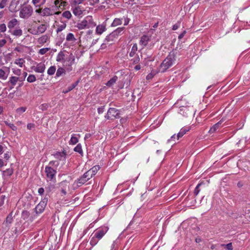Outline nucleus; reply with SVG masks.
<instances>
[{
  "mask_svg": "<svg viewBox=\"0 0 250 250\" xmlns=\"http://www.w3.org/2000/svg\"><path fill=\"white\" fill-rule=\"evenodd\" d=\"M59 165V162L57 161H51L49 162L48 166H45L44 172L47 182H56V175L57 174V167Z\"/></svg>",
  "mask_w": 250,
  "mask_h": 250,
  "instance_id": "nucleus-1",
  "label": "nucleus"
},
{
  "mask_svg": "<svg viewBox=\"0 0 250 250\" xmlns=\"http://www.w3.org/2000/svg\"><path fill=\"white\" fill-rule=\"evenodd\" d=\"M176 53L174 51L170 52L166 58L161 63L159 72L164 73L172 66L176 62Z\"/></svg>",
  "mask_w": 250,
  "mask_h": 250,
  "instance_id": "nucleus-2",
  "label": "nucleus"
},
{
  "mask_svg": "<svg viewBox=\"0 0 250 250\" xmlns=\"http://www.w3.org/2000/svg\"><path fill=\"white\" fill-rule=\"evenodd\" d=\"M96 25V23L94 21L92 16H88L85 17L82 21L78 22L76 25L79 30H82L85 28H92Z\"/></svg>",
  "mask_w": 250,
  "mask_h": 250,
  "instance_id": "nucleus-3",
  "label": "nucleus"
},
{
  "mask_svg": "<svg viewBox=\"0 0 250 250\" xmlns=\"http://www.w3.org/2000/svg\"><path fill=\"white\" fill-rule=\"evenodd\" d=\"M75 62V57L72 53L69 54L66 58L65 62L63 63V67L67 72H69L73 70L72 65Z\"/></svg>",
  "mask_w": 250,
  "mask_h": 250,
  "instance_id": "nucleus-4",
  "label": "nucleus"
},
{
  "mask_svg": "<svg viewBox=\"0 0 250 250\" xmlns=\"http://www.w3.org/2000/svg\"><path fill=\"white\" fill-rule=\"evenodd\" d=\"M33 8L30 5L22 7L20 12V17L23 19H28L32 14Z\"/></svg>",
  "mask_w": 250,
  "mask_h": 250,
  "instance_id": "nucleus-5",
  "label": "nucleus"
},
{
  "mask_svg": "<svg viewBox=\"0 0 250 250\" xmlns=\"http://www.w3.org/2000/svg\"><path fill=\"white\" fill-rule=\"evenodd\" d=\"M119 111L117 109L111 107L108 109L104 117L106 120H113L115 118H119Z\"/></svg>",
  "mask_w": 250,
  "mask_h": 250,
  "instance_id": "nucleus-6",
  "label": "nucleus"
},
{
  "mask_svg": "<svg viewBox=\"0 0 250 250\" xmlns=\"http://www.w3.org/2000/svg\"><path fill=\"white\" fill-rule=\"evenodd\" d=\"M108 228L106 226L100 227L95 230L94 234L96 235V238L101 240L108 231Z\"/></svg>",
  "mask_w": 250,
  "mask_h": 250,
  "instance_id": "nucleus-7",
  "label": "nucleus"
},
{
  "mask_svg": "<svg viewBox=\"0 0 250 250\" xmlns=\"http://www.w3.org/2000/svg\"><path fill=\"white\" fill-rule=\"evenodd\" d=\"M47 203V199L44 198L36 206L35 210L37 214H41L44 211Z\"/></svg>",
  "mask_w": 250,
  "mask_h": 250,
  "instance_id": "nucleus-8",
  "label": "nucleus"
},
{
  "mask_svg": "<svg viewBox=\"0 0 250 250\" xmlns=\"http://www.w3.org/2000/svg\"><path fill=\"white\" fill-rule=\"evenodd\" d=\"M66 155V152L65 150H63L62 151H57L52 154L55 159L63 162H65Z\"/></svg>",
  "mask_w": 250,
  "mask_h": 250,
  "instance_id": "nucleus-9",
  "label": "nucleus"
},
{
  "mask_svg": "<svg viewBox=\"0 0 250 250\" xmlns=\"http://www.w3.org/2000/svg\"><path fill=\"white\" fill-rule=\"evenodd\" d=\"M10 73V68L6 66H4L0 68V80L5 81L7 80Z\"/></svg>",
  "mask_w": 250,
  "mask_h": 250,
  "instance_id": "nucleus-10",
  "label": "nucleus"
},
{
  "mask_svg": "<svg viewBox=\"0 0 250 250\" xmlns=\"http://www.w3.org/2000/svg\"><path fill=\"white\" fill-rule=\"evenodd\" d=\"M42 17H47L53 16L54 15H58L60 12H56L53 8L50 7H45L42 9Z\"/></svg>",
  "mask_w": 250,
  "mask_h": 250,
  "instance_id": "nucleus-11",
  "label": "nucleus"
},
{
  "mask_svg": "<svg viewBox=\"0 0 250 250\" xmlns=\"http://www.w3.org/2000/svg\"><path fill=\"white\" fill-rule=\"evenodd\" d=\"M68 55L69 54H65L64 51H61L57 54L56 60L58 62H61L62 63H64Z\"/></svg>",
  "mask_w": 250,
  "mask_h": 250,
  "instance_id": "nucleus-12",
  "label": "nucleus"
},
{
  "mask_svg": "<svg viewBox=\"0 0 250 250\" xmlns=\"http://www.w3.org/2000/svg\"><path fill=\"white\" fill-rule=\"evenodd\" d=\"M32 69L37 73H43L45 69V65L43 62L38 63L36 66H33Z\"/></svg>",
  "mask_w": 250,
  "mask_h": 250,
  "instance_id": "nucleus-13",
  "label": "nucleus"
},
{
  "mask_svg": "<svg viewBox=\"0 0 250 250\" xmlns=\"http://www.w3.org/2000/svg\"><path fill=\"white\" fill-rule=\"evenodd\" d=\"M150 40V37L149 36L144 35L140 38L139 44L142 46V48H144L146 46Z\"/></svg>",
  "mask_w": 250,
  "mask_h": 250,
  "instance_id": "nucleus-14",
  "label": "nucleus"
},
{
  "mask_svg": "<svg viewBox=\"0 0 250 250\" xmlns=\"http://www.w3.org/2000/svg\"><path fill=\"white\" fill-rule=\"evenodd\" d=\"M73 13L76 16H81L83 13V10L81 6H74L72 7Z\"/></svg>",
  "mask_w": 250,
  "mask_h": 250,
  "instance_id": "nucleus-15",
  "label": "nucleus"
},
{
  "mask_svg": "<svg viewBox=\"0 0 250 250\" xmlns=\"http://www.w3.org/2000/svg\"><path fill=\"white\" fill-rule=\"evenodd\" d=\"M81 135L79 134H73L71 135L70 140L69 141V144L70 145H74L78 142Z\"/></svg>",
  "mask_w": 250,
  "mask_h": 250,
  "instance_id": "nucleus-16",
  "label": "nucleus"
},
{
  "mask_svg": "<svg viewBox=\"0 0 250 250\" xmlns=\"http://www.w3.org/2000/svg\"><path fill=\"white\" fill-rule=\"evenodd\" d=\"M67 184L68 183L66 181H63L60 183V186L61 187V192L62 196H64L67 193L66 189L68 188Z\"/></svg>",
  "mask_w": 250,
  "mask_h": 250,
  "instance_id": "nucleus-17",
  "label": "nucleus"
},
{
  "mask_svg": "<svg viewBox=\"0 0 250 250\" xmlns=\"http://www.w3.org/2000/svg\"><path fill=\"white\" fill-rule=\"evenodd\" d=\"M117 38L115 36L113 33L112 32L108 36H107L104 40L105 43L111 44L114 42Z\"/></svg>",
  "mask_w": 250,
  "mask_h": 250,
  "instance_id": "nucleus-18",
  "label": "nucleus"
},
{
  "mask_svg": "<svg viewBox=\"0 0 250 250\" xmlns=\"http://www.w3.org/2000/svg\"><path fill=\"white\" fill-rule=\"evenodd\" d=\"M55 183L50 182V183H48L45 188L46 193L49 194L50 193L52 192L55 190Z\"/></svg>",
  "mask_w": 250,
  "mask_h": 250,
  "instance_id": "nucleus-19",
  "label": "nucleus"
},
{
  "mask_svg": "<svg viewBox=\"0 0 250 250\" xmlns=\"http://www.w3.org/2000/svg\"><path fill=\"white\" fill-rule=\"evenodd\" d=\"M106 30V24L102 23L98 25L96 28V33L98 35H101Z\"/></svg>",
  "mask_w": 250,
  "mask_h": 250,
  "instance_id": "nucleus-20",
  "label": "nucleus"
},
{
  "mask_svg": "<svg viewBox=\"0 0 250 250\" xmlns=\"http://www.w3.org/2000/svg\"><path fill=\"white\" fill-rule=\"evenodd\" d=\"M190 127L189 126H185L181 129L177 135V140L183 136L187 132L189 131Z\"/></svg>",
  "mask_w": 250,
  "mask_h": 250,
  "instance_id": "nucleus-21",
  "label": "nucleus"
},
{
  "mask_svg": "<svg viewBox=\"0 0 250 250\" xmlns=\"http://www.w3.org/2000/svg\"><path fill=\"white\" fill-rule=\"evenodd\" d=\"M125 28L124 27H118L112 32L115 36L118 38L119 36L122 35L125 32Z\"/></svg>",
  "mask_w": 250,
  "mask_h": 250,
  "instance_id": "nucleus-22",
  "label": "nucleus"
},
{
  "mask_svg": "<svg viewBox=\"0 0 250 250\" xmlns=\"http://www.w3.org/2000/svg\"><path fill=\"white\" fill-rule=\"evenodd\" d=\"M118 77L116 75L111 78L106 83V85L108 87H111L118 80Z\"/></svg>",
  "mask_w": 250,
  "mask_h": 250,
  "instance_id": "nucleus-23",
  "label": "nucleus"
},
{
  "mask_svg": "<svg viewBox=\"0 0 250 250\" xmlns=\"http://www.w3.org/2000/svg\"><path fill=\"white\" fill-rule=\"evenodd\" d=\"M18 24V21L16 19H13L7 23L8 28L11 29Z\"/></svg>",
  "mask_w": 250,
  "mask_h": 250,
  "instance_id": "nucleus-24",
  "label": "nucleus"
},
{
  "mask_svg": "<svg viewBox=\"0 0 250 250\" xmlns=\"http://www.w3.org/2000/svg\"><path fill=\"white\" fill-rule=\"evenodd\" d=\"M66 70L64 67H59L57 70L55 78H59L63 74H65Z\"/></svg>",
  "mask_w": 250,
  "mask_h": 250,
  "instance_id": "nucleus-25",
  "label": "nucleus"
},
{
  "mask_svg": "<svg viewBox=\"0 0 250 250\" xmlns=\"http://www.w3.org/2000/svg\"><path fill=\"white\" fill-rule=\"evenodd\" d=\"M66 41L68 42L74 43L76 41V39L73 33H69L66 36Z\"/></svg>",
  "mask_w": 250,
  "mask_h": 250,
  "instance_id": "nucleus-26",
  "label": "nucleus"
},
{
  "mask_svg": "<svg viewBox=\"0 0 250 250\" xmlns=\"http://www.w3.org/2000/svg\"><path fill=\"white\" fill-rule=\"evenodd\" d=\"M222 123V121H220L217 123L213 125L209 129V133L210 134L213 133L215 132L219 127L220 125Z\"/></svg>",
  "mask_w": 250,
  "mask_h": 250,
  "instance_id": "nucleus-27",
  "label": "nucleus"
},
{
  "mask_svg": "<svg viewBox=\"0 0 250 250\" xmlns=\"http://www.w3.org/2000/svg\"><path fill=\"white\" fill-rule=\"evenodd\" d=\"M137 50H138L137 44L136 43H134L133 45V46L131 48V51L129 53V57H133L134 56H136L137 55L136 52H137Z\"/></svg>",
  "mask_w": 250,
  "mask_h": 250,
  "instance_id": "nucleus-28",
  "label": "nucleus"
},
{
  "mask_svg": "<svg viewBox=\"0 0 250 250\" xmlns=\"http://www.w3.org/2000/svg\"><path fill=\"white\" fill-rule=\"evenodd\" d=\"M123 21V19L122 18H115L112 23H111V26L115 27L118 25H121Z\"/></svg>",
  "mask_w": 250,
  "mask_h": 250,
  "instance_id": "nucleus-29",
  "label": "nucleus"
},
{
  "mask_svg": "<svg viewBox=\"0 0 250 250\" xmlns=\"http://www.w3.org/2000/svg\"><path fill=\"white\" fill-rule=\"evenodd\" d=\"M100 167L99 166L97 165L92 167L88 171L90 172V174H91L92 176H94L96 175L98 171L100 169Z\"/></svg>",
  "mask_w": 250,
  "mask_h": 250,
  "instance_id": "nucleus-30",
  "label": "nucleus"
},
{
  "mask_svg": "<svg viewBox=\"0 0 250 250\" xmlns=\"http://www.w3.org/2000/svg\"><path fill=\"white\" fill-rule=\"evenodd\" d=\"M19 77H17L15 76H11L9 78V80L8 83H11L12 86H14L19 81Z\"/></svg>",
  "mask_w": 250,
  "mask_h": 250,
  "instance_id": "nucleus-31",
  "label": "nucleus"
},
{
  "mask_svg": "<svg viewBox=\"0 0 250 250\" xmlns=\"http://www.w3.org/2000/svg\"><path fill=\"white\" fill-rule=\"evenodd\" d=\"M32 2L35 6L37 7L44 4L46 0H32Z\"/></svg>",
  "mask_w": 250,
  "mask_h": 250,
  "instance_id": "nucleus-32",
  "label": "nucleus"
},
{
  "mask_svg": "<svg viewBox=\"0 0 250 250\" xmlns=\"http://www.w3.org/2000/svg\"><path fill=\"white\" fill-rule=\"evenodd\" d=\"M100 240V239L96 237V235L95 234H93V236L90 239V244L92 247H93L98 243Z\"/></svg>",
  "mask_w": 250,
  "mask_h": 250,
  "instance_id": "nucleus-33",
  "label": "nucleus"
},
{
  "mask_svg": "<svg viewBox=\"0 0 250 250\" xmlns=\"http://www.w3.org/2000/svg\"><path fill=\"white\" fill-rule=\"evenodd\" d=\"M74 151L79 153L81 156H83L82 146L80 144H78L74 148Z\"/></svg>",
  "mask_w": 250,
  "mask_h": 250,
  "instance_id": "nucleus-34",
  "label": "nucleus"
},
{
  "mask_svg": "<svg viewBox=\"0 0 250 250\" xmlns=\"http://www.w3.org/2000/svg\"><path fill=\"white\" fill-rule=\"evenodd\" d=\"M9 32L11 33L12 35L17 37H20L22 34V31L21 29H16L14 30L13 32H11L10 31H9Z\"/></svg>",
  "mask_w": 250,
  "mask_h": 250,
  "instance_id": "nucleus-35",
  "label": "nucleus"
},
{
  "mask_svg": "<svg viewBox=\"0 0 250 250\" xmlns=\"http://www.w3.org/2000/svg\"><path fill=\"white\" fill-rule=\"evenodd\" d=\"M46 28H47L46 25L44 24H42L38 27L37 30L39 34H42L44 33L46 31Z\"/></svg>",
  "mask_w": 250,
  "mask_h": 250,
  "instance_id": "nucleus-36",
  "label": "nucleus"
},
{
  "mask_svg": "<svg viewBox=\"0 0 250 250\" xmlns=\"http://www.w3.org/2000/svg\"><path fill=\"white\" fill-rule=\"evenodd\" d=\"M88 181V179H86V178H84V176H82L79 179H78L77 181V184L79 186H82V185L84 184L85 183H86Z\"/></svg>",
  "mask_w": 250,
  "mask_h": 250,
  "instance_id": "nucleus-37",
  "label": "nucleus"
},
{
  "mask_svg": "<svg viewBox=\"0 0 250 250\" xmlns=\"http://www.w3.org/2000/svg\"><path fill=\"white\" fill-rule=\"evenodd\" d=\"M85 0H72L70 2L71 7L74 6H79L78 5L82 3Z\"/></svg>",
  "mask_w": 250,
  "mask_h": 250,
  "instance_id": "nucleus-38",
  "label": "nucleus"
},
{
  "mask_svg": "<svg viewBox=\"0 0 250 250\" xmlns=\"http://www.w3.org/2000/svg\"><path fill=\"white\" fill-rule=\"evenodd\" d=\"M66 27V24L65 23L62 22V24H59L58 25V27L56 29V32L57 33L60 32L63 30H64Z\"/></svg>",
  "mask_w": 250,
  "mask_h": 250,
  "instance_id": "nucleus-39",
  "label": "nucleus"
},
{
  "mask_svg": "<svg viewBox=\"0 0 250 250\" xmlns=\"http://www.w3.org/2000/svg\"><path fill=\"white\" fill-rule=\"evenodd\" d=\"M93 37V31L88 30L85 32V38L87 40H91Z\"/></svg>",
  "mask_w": 250,
  "mask_h": 250,
  "instance_id": "nucleus-40",
  "label": "nucleus"
},
{
  "mask_svg": "<svg viewBox=\"0 0 250 250\" xmlns=\"http://www.w3.org/2000/svg\"><path fill=\"white\" fill-rule=\"evenodd\" d=\"M24 62L25 61L22 58L16 59L15 61V63L21 67H22L23 66V65Z\"/></svg>",
  "mask_w": 250,
  "mask_h": 250,
  "instance_id": "nucleus-41",
  "label": "nucleus"
},
{
  "mask_svg": "<svg viewBox=\"0 0 250 250\" xmlns=\"http://www.w3.org/2000/svg\"><path fill=\"white\" fill-rule=\"evenodd\" d=\"M56 70V66L53 65L50 66L47 70V74L49 75H53L54 74Z\"/></svg>",
  "mask_w": 250,
  "mask_h": 250,
  "instance_id": "nucleus-42",
  "label": "nucleus"
},
{
  "mask_svg": "<svg viewBox=\"0 0 250 250\" xmlns=\"http://www.w3.org/2000/svg\"><path fill=\"white\" fill-rule=\"evenodd\" d=\"M48 37L47 35H43L38 39L40 43H44L47 42Z\"/></svg>",
  "mask_w": 250,
  "mask_h": 250,
  "instance_id": "nucleus-43",
  "label": "nucleus"
},
{
  "mask_svg": "<svg viewBox=\"0 0 250 250\" xmlns=\"http://www.w3.org/2000/svg\"><path fill=\"white\" fill-rule=\"evenodd\" d=\"M79 83V81H77V82H76L74 83H72L71 85L67 87V90L66 91L64 92V93H67V92H68L69 91H70L71 90L73 89Z\"/></svg>",
  "mask_w": 250,
  "mask_h": 250,
  "instance_id": "nucleus-44",
  "label": "nucleus"
},
{
  "mask_svg": "<svg viewBox=\"0 0 250 250\" xmlns=\"http://www.w3.org/2000/svg\"><path fill=\"white\" fill-rule=\"evenodd\" d=\"M62 16L67 19H70L72 17V14L69 11H65L62 13Z\"/></svg>",
  "mask_w": 250,
  "mask_h": 250,
  "instance_id": "nucleus-45",
  "label": "nucleus"
},
{
  "mask_svg": "<svg viewBox=\"0 0 250 250\" xmlns=\"http://www.w3.org/2000/svg\"><path fill=\"white\" fill-rule=\"evenodd\" d=\"M27 81L29 83H33L36 81V78L34 75L30 74L27 77Z\"/></svg>",
  "mask_w": 250,
  "mask_h": 250,
  "instance_id": "nucleus-46",
  "label": "nucleus"
},
{
  "mask_svg": "<svg viewBox=\"0 0 250 250\" xmlns=\"http://www.w3.org/2000/svg\"><path fill=\"white\" fill-rule=\"evenodd\" d=\"M67 2L66 1L61 0L60 3L58 6V10H63L65 8Z\"/></svg>",
  "mask_w": 250,
  "mask_h": 250,
  "instance_id": "nucleus-47",
  "label": "nucleus"
},
{
  "mask_svg": "<svg viewBox=\"0 0 250 250\" xmlns=\"http://www.w3.org/2000/svg\"><path fill=\"white\" fill-rule=\"evenodd\" d=\"M29 215H30V213L29 211H28L27 210H23L22 212L21 216H22V218L24 220L27 219L29 217Z\"/></svg>",
  "mask_w": 250,
  "mask_h": 250,
  "instance_id": "nucleus-48",
  "label": "nucleus"
},
{
  "mask_svg": "<svg viewBox=\"0 0 250 250\" xmlns=\"http://www.w3.org/2000/svg\"><path fill=\"white\" fill-rule=\"evenodd\" d=\"M131 61L133 64H138L140 62V58L138 55L134 56L132 59H131Z\"/></svg>",
  "mask_w": 250,
  "mask_h": 250,
  "instance_id": "nucleus-49",
  "label": "nucleus"
},
{
  "mask_svg": "<svg viewBox=\"0 0 250 250\" xmlns=\"http://www.w3.org/2000/svg\"><path fill=\"white\" fill-rule=\"evenodd\" d=\"M5 124L6 125L8 126L11 129L14 131H16L17 129V127L13 124H10L7 121L5 122Z\"/></svg>",
  "mask_w": 250,
  "mask_h": 250,
  "instance_id": "nucleus-50",
  "label": "nucleus"
},
{
  "mask_svg": "<svg viewBox=\"0 0 250 250\" xmlns=\"http://www.w3.org/2000/svg\"><path fill=\"white\" fill-rule=\"evenodd\" d=\"M221 247H225L228 250H232L233 247L231 243H229L226 245L225 244H221Z\"/></svg>",
  "mask_w": 250,
  "mask_h": 250,
  "instance_id": "nucleus-51",
  "label": "nucleus"
},
{
  "mask_svg": "<svg viewBox=\"0 0 250 250\" xmlns=\"http://www.w3.org/2000/svg\"><path fill=\"white\" fill-rule=\"evenodd\" d=\"M4 173L6 175L11 176L13 173V170L12 168H8L4 171Z\"/></svg>",
  "mask_w": 250,
  "mask_h": 250,
  "instance_id": "nucleus-52",
  "label": "nucleus"
},
{
  "mask_svg": "<svg viewBox=\"0 0 250 250\" xmlns=\"http://www.w3.org/2000/svg\"><path fill=\"white\" fill-rule=\"evenodd\" d=\"M83 175L84 176V178H86V179H88V180L93 177L91 174H90V172H89L88 170L85 172Z\"/></svg>",
  "mask_w": 250,
  "mask_h": 250,
  "instance_id": "nucleus-53",
  "label": "nucleus"
},
{
  "mask_svg": "<svg viewBox=\"0 0 250 250\" xmlns=\"http://www.w3.org/2000/svg\"><path fill=\"white\" fill-rule=\"evenodd\" d=\"M26 110V108L24 107H21L20 108H18L16 110L17 113H18L19 114H21L22 113L24 112Z\"/></svg>",
  "mask_w": 250,
  "mask_h": 250,
  "instance_id": "nucleus-54",
  "label": "nucleus"
},
{
  "mask_svg": "<svg viewBox=\"0 0 250 250\" xmlns=\"http://www.w3.org/2000/svg\"><path fill=\"white\" fill-rule=\"evenodd\" d=\"M49 50V48H43L39 50V53L41 55L45 54Z\"/></svg>",
  "mask_w": 250,
  "mask_h": 250,
  "instance_id": "nucleus-55",
  "label": "nucleus"
},
{
  "mask_svg": "<svg viewBox=\"0 0 250 250\" xmlns=\"http://www.w3.org/2000/svg\"><path fill=\"white\" fill-rule=\"evenodd\" d=\"M201 184H198L196 188H195L194 191V194L195 195H197L198 193L200 192L199 187L201 186Z\"/></svg>",
  "mask_w": 250,
  "mask_h": 250,
  "instance_id": "nucleus-56",
  "label": "nucleus"
},
{
  "mask_svg": "<svg viewBox=\"0 0 250 250\" xmlns=\"http://www.w3.org/2000/svg\"><path fill=\"white\" fill-rule=\"evenodd\" d=\"M6 30V26L4 23L0 24V32H4Z\"/></svg>",
  "mask_w": 250,
  "mask_h": 250,
  "instance_id": "nucleus-57",
  "label": "nucleus"
},
{
  "mask_svg": "<svg viewBox=\"0 0 250 250\" xmlns=\"http://www.w3.org/2000/svg\"><path fill=\"white\" fill-rule=\"evenodd\" d=\"M13 73L17 76H20L21 74V70L20 69H13Z\"/></svg>",
  "mask_w": 250,
  "mask_h": 250,
  "instance_id": "nucleus-58",
  "label": "nucleus"
},
{
  "mask_svg": "<svg viewBox=\"0 0 250 250\" xmlns=\"http://www.w3.org/2000/svg\"><path fill=\"white\" fill-rule=\"evenodd\" d=\"M7 0H2L0 2V9L3 8L7 3Z\"/></svg>",
  "mask_w": 250,
  "mask_h": 250,
  "instance_id": "nucleus-59",
  "label": "nucleus"
},
{
  "mask_svg": "<svg viewBox=\"0 0 250 250\" xmlns=\"http://www.w3.org/2000/svg\"><path fill=\"white\" fill-rule=\"evenodd\" d=\"M122 19H123L124 21V25H127L128 24L130 21V19L128 18L127 17H123Z\"/></svg>",
  "mask_w": 250,
  "mask_h": 250,
  "instance_id": "nucleus-60",
  "label": "nucleus"
},
{
  "mask_svg": "<svg viewBox=\"0 0 250 250\" xmlns=\"http://www.w3.org/2000/svg\"><path fill=\"white\" fill-rule=\"evenodd\" d=\"M7 42V41L5 39L0 40V49L3 47Z\"/></svg>",
  "mask_w": 250,
  "mask_h": 250,
  "instance_id": "nucleus-61",
  "label": "nucleus"
},
{
  "mask_svg": "<svg viewBox=\"0 0 250 250\" xmlns=\"http://www.w3.org/2000/svg\"><path fill=\"white\" fill-rule=\"evenodd\" d=\"M176 139H177V135L175 134L171 137L170 139L168 140L167 142L168 143H170L172 141L175 142Z\"/></svg>",
  "mask_w": 250,
  "mask_h": 250,
  "instance_id": "nucleus-62",
  "label": "nucleus"
},
{
  "mask_svg": "<svg viewBox=\"0 0 250 250\" xmlns=\"http://www.w3.org/2000/svg\"><path fill=\"white\" fill-rule=\"evenodd\" d=\"M35 127V124L33 123H29L27 125V129L31 130L32 128Z\"/></svg>",
  "mask_w": 250,
  "mask_h": 250,
  "instance_id": "nucleus-63",
  "label": "nucleus"
},
{
  "mask_svg": "<svg viewBox=\"0 0 250 250\" xmlns=\"http://www.w3.org/2000/svg\"><path fill=\"white\" fill-rule=\"evenodd\" d=\"M38 193L40 195H42L44 192V189L43 188H40L38 190Z\"/></svg>",
  "mask_w": 250,
  "mask_h": 250,
  "instance_id": "nucleus-64",
  "label": "nucleus"
}]
</instances>
